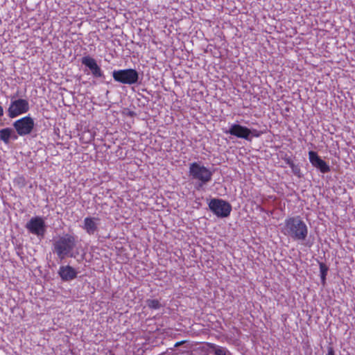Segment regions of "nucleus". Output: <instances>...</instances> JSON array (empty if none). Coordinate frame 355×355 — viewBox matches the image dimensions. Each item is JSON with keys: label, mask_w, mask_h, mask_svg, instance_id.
<instances>
[{"label": "nucleus", "mask_w": 355, "mask_h": 355, "mask_svg": "<svg viewBox=\"0 0 355 355\" xmlns=\"http://www.w3.org/2000/svg\"><path fill=\"white\" fill-rule=\"evenodd\" d=\"M280 226L281 232L293 241H302L307 238L308 227L300 216L287 217Z\"/></svg>", "instance_id": "f257e3e1"}, {"label": "nucleus", "mask_w": 355, "mask_h": 355, "mask_svg": "<svg viewBox=\"0 0 355 355\" xmlns=\"http://www.w3.org/2000/svg\"><path fill=\"white\" fill-rule=\"evenodd\" d=\"M76 245V237L69 234L59 236L53 243L54 252L58 258L64 259L66 257H72V251Z\"/></svg>", "instance_id": "f03ea898"}, {"label": "nucleus", "mask_w": 355, "mask_h": 355, "mask_svg": "<svg viewBox=\"0 0 355 355\" xmlns=\"http://www.w3.org/2000/svg\"><path fill=\"white\" fill-rule=\"evenodd\" d=\"M189 173L192 179L198 181V184L196 187L198 190L209 182L213 175V172L209 168L198 162L190 164Z\"/></svg>", "instance_id": "7ed1b4c3"}, {"label": "nucleus", "mask_w": 355, "mask_h": 355, "mask_svg": "<svg viewBox=\"0 0 355 355\" xmlns=\"http://www.w3.org/2000/svg\"><path fill=\"white\" fill-rule=\"evenodd\" d=\"M112 76L116 82L124 85H134L139 80V73L134 69L114 70Z\"/></svg>", "instance_id": "20e7f679"}, {"label": "nucleus", "mask_w": 355, "mask_h": 355, "mask_svg": "<svg viewBox=\"0 0 355 355\" xmlns=\"http://www.w3.org/2000/svg\"><path fill=\"white\" fill-rule=\"evenodd\" d=\"M209 207L216 216L220 218L229 216L232 211L231 205L222 199H211Z\"/></svg>", "instance_id": "39448f33"}, {"label": "nucleus", "mask_w": 355, "mask_h": 355, "mask_svg": "<svg viewBox=\"0 0 355 355\" xmlns=\"http://www.w3.org/2000/svg\"><path fill=\"white\" fill-rule=\"evenodd\" d=\"M29 108V103L26 99L12 100L8 108V115L10 118L13 119L26 113Z\"/></svg>", "instance_id": "423d86ee"}, {"label": "nucleus", "mask_w": 355, "mask_h": 355, "mask_svg": "<svg viewBox=\"0 0 355 355\" xmlns=\"http://www.w3.org/2000/svg\"><path fill=\"white\" fill-rule=\"evenodd\" d=\"M34 126V120L29 116H24L13 123V127L19 136L31 134Z\"/></svg>", "instance_id": "0eeeda50"}, {"label": "nucleus", "mask_w": 355, "mask_h": 355, "mask_svg": "<svg viewBox=\"0 0 355 355\" xmlns=\"http://www.w3.org/2000/svg\"><path fill=\"white\" fill-rule=\"evenodd\" d=\"M26 228L28 231L39 237H44L46 232V224L40 216L33 217L26 223Z\"/></svg>", "instance_id": "6e6552de"}, {"label": "nucleus", "mask_w": 355, "mask_h": 355, "mask_svg": "<svg viewBox=\"0 0 355 355\" xmlns=\"http://www.w3.org/2000/svg\"><path fill=\"white\" fill-rule=\"evenodd\" d=\"M225 133L230 134L238 138L244 139L250 141V136L251 135V130L246 126L240 124H232L228 130L225 131Z\"/></svg>", "instance_id": "1a4fd4ad"}, {"label": "nucleus", "mask_w": 355, "mask_h": 355, "mask_svg": "<svg viewBox=\"0 0 355 355\" xmlns=\"http://www.w3.org/2000/svg\"><path fill=\"white\" fill-rule=\"evenodd\" d=\"M309 159L312 166L318 168L322 173H327L331 171L328 164L322 159L316 152L313 150L309 151Z\"/></svg>", "instance_id": "9d476101"}, {"label": "nucleus", "mask_w": 355, "mask_h": 355, "mask_svg": "<svg viewBox=\"0 0 355 355\" xmlns=\"http://www.w3.org/2000/svg\"><path fill=\"white\" fill-rule=\"evenodd\" d=\"M81 63L89 69L94 77L102 78L104 76L103 71L94 58L89 55L84 56L81 60Z\"/></svg>", "instance_id": "9b49d317"}, {"label": "nucleus", "mask_w": 355, "mask_h": 355, "mask_svg": "<svg viewBox=\"0 0 355 355\" xmlns=\"http://www.w3.org/2000/svg\"><path fill=\"white\" fill-rule=\"evenodd\" d=\"M98 218L90 216L85 218L83 225V230L89 235L94 234L98 230Z\"/></svg>", "instance_id": "f8f14e48"}, {"label": "nucleus", "mask_w": 355, "mask_h": 355, "mask_svg": "<svg viewBox=\"0 0 355 355\" xmlns=\"http://www.w3.org/2000/svg\"><path fill=\"white\" fill-rule=\"evenodd\" d=\"M58 273L64 281H70L77 276L76 270L70 266H62L60 267Z\"/></svg>", "instance_id": "ddd939ff"}, {"label": "nucleus", "mask_w": 355, "mask_h": 355, "mask_svg": "<svg viewBox=\"0 0 355 355\" xmlns=\"http://www.w3.org/2000/svg\"><path fill=\"white\" fill-rule=\"evenodd\" d=\"M11 138L13 139H17V136L11 128H6L0 130V140L3 141L6 144H8Z\"/></svg>", "instance_id": "4468645a"}, {"label": "nucleus", "mask_w": 355, "mask_h": 355, "mask_svg": "<svg viewBox=\"0 0 355 355\" xmlns=\"http://www.w3.org/2000/svg\"><path fill=\"white\" fill-rule=\"evenodd\" d=\"M95 137V132L90 130H85L80 135V139L84 144L91 143Z\"/></svg>", "instance_id": "2eb2a0df"}, {"label": "nucleus", "mask_w": 355, "mask_h": 355, "mask_svg": "<svg viewBox=\"0 0 355 355\" xmlns=\"http://www.w3.org/2000/svg\"><path fill=\"white\" fill-rule=\"evenodd\" d=\"M319 267H320L321 284H322V286H324L326 284V278H327V272L329 270V268L323 262L319 263Z\"/></svg>", "instance_id": "dca6fc26"}, {"label": "nucleus", "mask_w": 355, "mask_h": 355, "mask_svg": "<svg viewBox=\"0 0 355 355\" xmlns=\"http://www.w3.org/2000/svg\"><path fill=\"white\" fill-rule=\"evenodd\" d=\"M214 355H230V353L225 347L220 346L214 347Z\"/></svg>", "instance_id": "f3484780"}, {"label": "nucleus", "mask_w": 355, "mask_h": 355, "mask_svg": "<svg viewBox=\"0 0 355 355\" xmlns=\"http://www.w3.org/2000/svg\"><path fill=\"white\" fill-rule=\"evenodd\" d=\"M146 304L148 308L151 309H159L161 307L160 302L158 300H148Z\"/></svg>", "instance_id": "a211bd4d"}, {"label": "nucleus", "mask_w": 355, "mask_h": 355, "mask_svg": "<svg viewBox=\"0 0 355 355\" xmlns=\"http://www.w3.org/2000/svg\"><path fill=\"white\" fill-rule=\"evenodd\" d=\"M15 182L18 184H21L22 186H24L25 184V178L23 177V176H20L19 178H17L16 180H15Z\"/></svg>", "instance_id": "6ab92c4d"}, {"label": "nucleus", "mask_w": 355, "mask_h": 355, "mask_svg": "<svg viewBox=\"0 0 355 355\" xmlns=\"http://www.w3.org/2000/svg\"><path fill=\"white\" fill-rule=\"evenodd\" d=\"M261 134L262 132L261 131H259L256 129L251 130V135L254 137H259Z\"/></svg>", "instance_id": "aec40b11"}, {"label": "nucleus", "mask_w": 355, "mask_h": 355, "mask_svg": "<svg viewBox=\"0 0 355 355\" xmlns=\"http://www.w3.org/2000/svg\"><path fill=\"white\" fill-rule=\"evenodd\" d=\"M326 355H335V352L333 347H329L327 349V353Z\"/></svg>", "instance_id": "412c9836"}, {"label": "nucleus", "mask_w": 355, "mask_h": 355, "mask_svg": "<svg viewBox=\"0 0 355 355\" xmlns=\"http://www.w3.org/2000/svg\"><path fill=\"white\" fill-rule=\"evenodd\" d=\"M285 161L291 168L294 167V163L291 158L288 157L286 159Z\"/></svg>", "instance_id": "4be33fe9"}, {"label": "nucleus", "mask_w": 355, "mask_h": 355, "mask_svg": "<svg viewBox=\"0 0 355 355\" xmlns=\"http://www.w3.org/2000/svg\"><path fill=\"white\" fill-rule=\"evenodd\" d=\"M185 341L182 340V341H180V342H177L175 344V347H178L179 346H180L181 345H182L183 343H184Z\"/></svg>", "instance_id": "5701e85b"}, {"label": "nucleus", "mask_w": 355, "mask_h": 355, "mask_svg": "<svg viewBox=\"0 0 355 355\" xmlns=\"http://www.w3.org/2000/svg\"><path fill=\"white\" fill-rule=\"evenodd\" d=\"M3 115V109L1 105H0V117Z\"/></svg>", "instance_id": "b1692460"}, {"label": "nucleus", "mask_w": 355, "mask_h": 355, "mask_svg": "<svg viewBox=\"0 0 355 355\" xmlns=\"http://www.w3.org/2000/svg\"><path fill=\"white\" fill-rule=\"evenodd\" d=\"M129 115L132 116L135 115V112H129Z\"/></svg>", "instance_id": "393cba45"}]
</instances>
